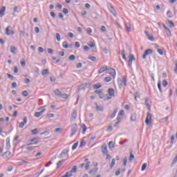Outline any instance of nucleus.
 Segmentation results:
<instances>
[{
    "label": "nucleus",
    "instance_id": "nucleus-7",
    "mask_svg": "<svg viewBox=\"0 0 177 177\" xmlns=\"http://www.w3.org/2000/svg\"><path fill=\"white\" fill-rule=\"evenodd\" d=\"M28 121V119L27 118V116H25L24 118V122H21L19 125V128H24V125H26V124H27V122Z\"/></svg>",
    "mask_w": 177,
    "mask_h": 177
},
{
    "label": "nucleus",
    "instance_id": "nucleus-15",
    "mask_svg": "<svg viewBox=\"0 0 177 177\" xmlns=\"http://www.w3.org/2000/svg\"><path fill=\"white\" fill-rule=\"evenodd\" d=\"M107 70V66H102L100 68L98 71V74H102V73H104Z\"/></svg>",
    "mask_w": 177,
    "mask_h": 177
},
{
    "label": "nucleus",
    "instance_id": "nucleus-26",
    "mask_svg": "<svg viewBox=\"0 0 177 177\" xmlns=\"http://www.w3.org/2000/svg\"><path fill=\"white\" fill-rule=\"evenodd\" d=\"M10 52L11 53H13V55H16V47H15L14 46H11Z\"/></svg>",
    "mask_w": 177,
    "mask_h": 177
},
{
    "label": "nucleus",
    "instance_id": "nucleus-57",
    "mask_svg": "<svg viewBox=\"0 0 177 177\" xmlns=\"http://www.w3.org/2000/svg\"><path fill=\"white\" fill-rule=\"evenodd\" d=\"M158 53H159V55H160V56H162V55H164V52L160 48H158Z\"/></svg>",
    "mask_w": 177,
    "mask_h": 177
},
{
    "label": "nucleus",
    "instance_id": "nucleus-1",
    "mask_svg": "<svg viewBox=\"0 0 177 177\" xmlns=\"http://www.w3.org/2000/svg\"><path fill=\"white\" fill-rule=\"evenodd\" d=\"M78 130V125H77V124H73L71 126V133L70 135L71 138H73V136L75 135V133H77V131Z\"/></svg>",
    "mask_w": 177,
    "mask_h": 177
},
{
    "label": "nucleus",
    "instance_id": "nucleus-24",
    "mask_svg": "<svg viewBox=\"0 0 177 177\" xmlns=\"http://www.w3.org/2000/svg\"><path fill=\"white\" fill-rule=\"evenodd\" d=\"M82 133L84 135V133L86 132V130L88 129V128L86 127V125H85V124H82Z\"/></svg>",
    "mask_w": 177,
    "mask_h": 177
},
{
    "label": "nucleus",
    "instance_id": "nucleus-14",
    "mask_svg": "<svg viewBox=\"0 0 177 177\" xmlns=\"http://www.w3.org/2000/svg\"><path fill=\"white\" fill-rule=\"evenodd\" d=\"M108 93L109 96H114L115 95V91H114V88H109Z\"/></svg>",
    "mask_w": 177,
    "mask_h": 177
},
{
    "label": "nucleus",
    "instance_id": "nucleus-60",
    "mask_svg": "<svg viewBox=\"0 0 177 177\" xmlns=\"http://www.w3.org/2000/svg\"><path fill=\"white\" fill-rule=\"evenodd\" d=\"M101 31H102V32H106V26H101Z\"/></svg>",
    "mask_w": 177,
    "mask_h": 177
},
{
    "label": "nucleus",
    "instance_id": "nucleus-46",
    "mask_svg": "<svg viewBox=\"0 0 177 177\" xmlns=\"http://www.w3.org/2000/svg\"><path fill=\"white\" fill-rule=\"evenodd\" d=\"M31 133H32V135H37V133H38V129L31 130Z\"/></svg>",
    "mask_w": 177,
    "mask_h": 177
},
{
    "label": "nucleus",
    "instance_id": "nucleus-13",
    "mask_svg": "<svg viewBox=\"0 0 177 177\" xmlns=\"http://www.w3.org/2000/svg\"><path fill=\"white\" fill-rule=\"evenodd\" d=\"M6 10V7L3 6L0 10V17H3V16H5Z\"/></svg>",
    "mask_w": 177,
    "mask_h": 177
},
{
    "label": "nucleus",
    "instance_id": "nucleus-48",
    "mask_svg": "<svg viewBox=\"0 0 177 177\" xmlns=\"http://www.w3.org/2000/svg\"><path fill=\"white\" fill-rule=\"evenodd\" d=\"M167 17H169L170 19H171V17H174V15H172V12H171V11H167Z\"/></svg>",
    "mask_w": 177,
    "mask_h": 177
},
{
    "label": "nucleus",
    "instance_id": "nucleus-29",
    "mask_svg": "<svg viewBox=\"0 0 177 177\" xmlns=\"http://www.w3.org/2000/svg\"><path fill=\"white\" fill-rule=\"evenodd\" d=\"M145 53L149 56V55H151L153 53V50L151 49H147L145 50Z\"/></svg>",
    "mask_w": 177,
    "mask_h": 177
},
{
    "label": "nucleus",
    "instance_id": "nucleus-23",
    "mask_svg": "<svg viewBox=\"0 0 177 177\" xmlns=\"http://www.w3.org/2000/svg\"><path fill=\"white\" fill-rule=\"evenodd\" d=\"M48 74H49V69H44L41 71V75H48Z\"/></svg>",
    "mask_w": 177,
    "mask_h": 177
},
{
    "label": "nucleus",
    "instance_id": "nucleus-12",
    "mask_svg": "<svg viewBox=\"0 0 177 177\" xmlns=\"http://www.w3.org/2000/svg\"><path fill=\"white\" fill-rule=\"evenodd\" d=\"M95 109L97 111H104V107H103L102 105H97L95 104Z\"/></svg>",
    "mask_w": 177,
    "mask_h": 177
},
{
    "label": "nucleus",
    "instance_id": "nucleus-40",
    "mask_svg": "<svg viewBox=\"0 0 177 177\" xmlns=\"http://www.w3.org/2000/svg\"><path fill=\"white\" fill-rule=\"evenodd\" d=\"M118 115H120L122 117H124V115H125V111H124V110H120V112L118 113Z\"/></svg>",
    "mask_w": 177,
    "mask_h": 177
},
{
    "label": "nucleus",
    "instance_id": "nucleus-53",
    "mask_svg": "<svg viewBox=\"0 0 177 177\" xmlns=\"http://www.w3.org/2000/svg\"><path fill=\"white\" fill-rule=\"evenodd\" d=\"M120 174H121V169H118L115 171V176H118L119 175H120Z\"/></svg>",
    "mask_w": 177,
    "mask_h": 177
},
{
    "label": "nucleus",
    "instance_id": "nucleus-5",
    "mask_svg": "<svg viewBox=\"0 0 177 177\" xmlns=\"http://www.w3.org/2000/svg\"><path fill=\"white\" fill-rule=\"evenodd\" d=\"M102 153L103 154H107L109 153V151H107V145L106 143H104L102 145Z\"/></svg>",
    "mask_w": 177,
    "mask_h": 177
},
{
    "label": "nucleus",
    "instance_id": "nucleus-27",
    "mask_svg": "<svg viewBox=\"0 0 177 177\" xmlns=\"http://www.w3.org/2000/svg\"><path fill=\"white\" fill-rule=\"evenodd\" d=\"M108 147L109 149H114V142L113 141H110L108 144Z\"/></svg>",
    "mask_w": 177,
    "mask_h": 177
},
{
    "label": "nucleus",
    "instance_id": "nucleus-49",
    "mask_svg": "<svg viewBox=\"0 0 177 177\" xmlns=\"http://www.w3.org/2000/svg\"><path fill=\"white\" fill-rule=\"evenodd\" d=\"M100 88H102V85H100V84H94L93 85V89H99Z\"/></svg>",
    "mask_w": 177,
    "mask_h": 177
},
{
    "label": "nucleus",
    "instance_id": "nucleus-55",
    "mask_svg": "<svg viewBox=\"0 0 177 177\" xmlns=\"http://www.w3.org/2000/svg\"><path fill=\"white\" fill-rule=\"evenodd\" d=\"M7 76H8V78H9V80H11V81H13V80H14V78H15V77H13V75H10V74L8 73V74H7Z\"/></svg>",
    "mask_w": 177,
    "mask_h": 177
},
{
    "label": "nucleus",
    "instance_id": "nucleus-50",
    "mask_svg": "<svg viewBox=\"0 0 177 177\" xmlns=\"http://www.w3.org/2000/svg\"><path fill=\"white\" fill-rule=\"evenodd\" d=\"M104 81L105 82H110V81H111V77H106L104 79Z\"/></svg>",
    "mask_w": 177,
    "mask_h": 177
},
{
    "label": "nucleus",
    "instance_id": "nucleus-41",
    "mask_svg": "<svg viewBox=\"0 0 177 177\" xmlns=\"http://www.w3.org/2000/svg\"><path fill=\"white\" fill-rule=\"evenodd\" d=\"M176 162H177V155L174 158L173 162H172V163L171 165V167H174V165L176 164Z\"/></svg>",
    "mask_w": 177,
    "mask_h": 177
},
{
    "label": "nucleus",
    "instance_id": "nucleus-10",
    "mask_svg": "<svg viewBox=\"0 0 177 177\" xmlns=\"http://www.w3.org/2000/svg\"><path fill=\"white\" fill-rule=\"evenodd\" d=\"M11 155H12V152L6 151L2 154V157H4V158H10Z\"/></svg>",
    "mask_w": 177,
    "mask_h": 177
},
{
    "label": "nucleus",
    "instance_id": "nucleus-56",
    "mask_svg": "<svg viewBox=\"0 0 177 177\" xmlns=\"http://www.w3.org/2000/svg\"><path fill=\"white\" fill-rule=\"evenodd\" d=\"M47 118H53V117H55V114L53 113H48L46 115Z\"/></svg>",
    "mask_w": 177,
    "mask_h": 177
},
{
    "label": "nucleus",
    "instance_id": "nucleus-45",
    "mask_svg": "<svg viewBox=\"0 0 177 177\" xmlns=\"http://www.w3.org/2000/svg\"><path fill=\"white\" fill-rule=\"evenodd\" d=\"M88 60H91V62H96V57L89 56L88 57Z\"/></svg>",
    "mask_w": 177,
    "mask_h": 177
},
{
    "label": "nucleus",
    "instance_id": "nucleus-18",
    "mask_svg": "<svg viewBox=\"0 0 177 177\" xmlns=\"http://www.w3.org/2000/svg\"><path fill=\"white\" fill-rule=\"evenodd\" d=\"M6 149H10V138H6Z\"/></svg>",
    "mask_w": 177,
    "mask_h": 177
},
{
    "label": "nucleus",
    "instance_id": "nucleus-47",
    "mask_svg": "<svg viewBox=\"0 0 177 177\" xmlns=\"http://www.w3.org/2000/svg\"><path fill=\"white\" fill-rule=\"evenodd\" d=\"M95 139H96V136H93L90 138V140L88 141V145H91L92 142H93V140H95Z\"/></svg>",
    "mask_w": 177,
    "mask_h": 177
},
{
    "label": "nucleus",
    "instance_id": "nucleus-54",
    "mask_svg": "<svg viewBox=\"0 0 177 177\" xmlns=\"http://www.w3.org/2000/svg\"><path fill=\"white\" fill-rule=\"evenodd\" d=\"M22 95L23 96H24L25 97H27L28 96V92L27 91H24L22 92Z\"/></svg>",
    "mask_w": 177,
    "mask_h": 177
},
{
    "label": "nucleus",
    "instance_id": "nucleus-2",
    "mask_svg": "<svg viewBox=\"0 0 177 177\" xmlns=\"http://www.w3.org/2000/svg\"><path fill=\"white\" fill-rule=\"evenodd\" d=\"M107 8H108L109 12H111V13H112L113 15V16H115V17L117 16V12L115 11V9H114V7L113 6V5H111V3H108Z\"/></svg>",
    "mask_w": 177,
    "mask_h": 177
},
{
    "label": "nucleus",
    "instance_id": "nucleus-32",
    "mask_svg": "<svg viewBox=\"0 0 177 177\" xmlns=\"http://www.w3.org/2000/svg\"><path fill=\"white\" fill-rule=\"evenodd\" d=\"M64 176L66 177H71L73 176V173L71 171H68Z\"/></svg>",
    "mask_w": 177,
    "mask_h": 177
},
{
    "label": "nucleus",
    "instance_id": "nucleus-30",
    "mask_svg": "<svg viewBox=\"0 0 177 177\" xmlns=\"http://www.w3.org/2000/svg\"><path fill=\"white\" fill-rule=\"evenodd\" d=\"M62 46H63V48H64V49H68V43H67L66 41H64L62 43Z\"/></svg>",
    "mask_w": 177,
    "mask_h": 177
},
{
    "label": "nucleus",
    "instance_id": "nucleus-37",
    "mask_svg": "<svg viewBox=\"0 0 177 177\" xmlns=\"http://www.w3.org/2000/svg\"><path fill=\"white\" fill-rule=\"evenodd\" d=\"M145 105L147 106V109H150V104H149V98H145Z\"/></svg>",
    "mask_w": 177,
    "mask_h": 177
},
{
    "label": "nucleus",
    "instance_id": "nucleus-16",
    "mask_svg": "<svg viewBox=\"0 0 177 177\" xmlns=\"http://www.w3.org/2000/svg\"><path fill=\"white\" fill-rule=\"evenodd\" d=\"M118 111V109H114L113 113L110 116L111 120H113V118H114V117H115V115H117Z\"/></svg>",
    "mask_w": 177,
    "mask_h": 177
},
{
    "label": "nucleus",
    "instance_id": "nucleus-63",
    "mask_svg": "<svg viewBox=\"0 0 177 177\" xmlns=\"http://www.w3.org/2000/svg\"><path fill=\"white\" fill-rule=\"evenodd\" d=\"M75 46L77 48H80V47H81V44H80L78 41H75Z\"/></svg>",
    "mask_w": 177,
    "mask_h": 177
},
{
    "label": "nucleus",
    "instance_id": "nucleus-36",
    "mask_svg": "<svg viewBox=\"0 0 177 177\" xmlns=\"http://www.w3.org/2000/svg\"><path fill=\"white\" fill-rule=\"evenodd\" d=\"M167 21L169 24H170L169 27H171V28H174V27H175V24H174L172 21L167 20Z\"/></svg>",
    "mask_w": 177,
    "mask_h": 177
},
{
    "label": "nucleus",
    "instance_id": "nucleus-33",
    "mask_svg": "<svg viewBox=\"0 0 177 177\" xmlns=\"http://www.w3.org/2000/svg\"><path fill=\"white\" fill-rule=\"evenodd\" d=\"M64 162V160H61L57 163V168L62 167V165Z\"/></svg>",
    "mask_w": 177,
    "mask_h": 177
},
{
    "label": "nucleus",
    "instance_id": "nucleus-58",
    "mask_svg": "<svg viewBox=\"0 0 177 177\" xmlns=\"http://www.w3.org/2000/svg\"><path fill=\"white\" fill-rule=\"evenodd\" d=\"M147 39L149 40V41H151L152 42H153V41H156V39H154V37L153 36H149L147 37Z\"/></svg>",
    "mask_w": 177,
    "mask_h": 177
},
{
    "label": "nucleus",
    "instance_id": "nucleus-8",
    "mask_svg": "<svg viewBox=\"0 0 177 177\" xmlns=\"http://www.w3.org/2000/svg\"><path fill=\"white\" fill-rule=\"evenodd\" d=\"M46 111V109H44L42 111H39V112H35V117H36V118H39V117L41 116V115L45 113Z\"/></svg>",
    "mask_w": 177,
    "mask_h": 177
},
{
    "label": "nucleus",
    "instance_id": "nucleus-19",
    "mask_svg": "<svg viewBox=\"0 0 177 177\" xmlns=\"http://www.w3.org/2000/svg\"><path fill=\"white\" fill-rule=\"evenodd\" d=\"M130 153V156H129V161L131 162V161L133 160V158H135V156L133 155V151H131L129 152Z\"/></svg>",
    "mask_w": 177,
    "mask_h": 177
},
{
    "label": "nucleus",
    "instance_id": "nucleus-38",
    "mask_svg": "<svg viewBox=\"0 0 177 177\" xmlns=\"http://www.w3.org/2000/svg\"><path fill=\"white\" fill-rule=\"evenodd\" d=\"M55 37H56V39H57V41H58V42H60V41H62L60 34L56 33Z\"/></svg>",
    "mask_w": 177,
    "mask_h": 177
},
{
    "label": "nucleus",
    "instance_id": "nucleus-62",
    "mask_svg": "<svg viewBox=\"0 0 177 177\" xmlns=\"http://www.w3.org/2000/svg\"><path fill=\"white\" fill-rule=\"evenodd\" d=\"M60 96H61V97H62V99H67V97H68V95L66 93L61 94Z\"/></svg>",
    "mask_w": 177,
    "mask_h": 177
},
{
    "label": "nucleus",
    "instance_id": "nucleus-17",
    "mask_svg": "<svg viewBox=\"0 0 177 177\" xmlns=\"http://www.w3.org/2000/svg\"><path fill=\"white\" fill-rule=\"evenodd\" d=\"M126 30L127 31H128L129 32H131V24L129 22L126 24Z\"/></svg>",
    "mask_w": 177,
    "mask_h": 177
},
{
    "label": "nucleus",
    "instance_id": "nucleus-52",
    "mask_svg": "<svg viewBox=\"0 0 177 177\" xmlns=\"http://www.w3.org/2000/svg\"><path fill=\"white\" fill-rule=\"evenodd\" d=\"M167 85H168V82H167V80H162V86H164L165 88L166 86H167Z\"/></svg>",
    "mask_w": 177,
    "mask_h": 177
},
{
    "label": "nucleus",
    "instance_id": "nucleus-39",
    "mask_svg": "<svg viewBox=\"0 0 177 177\" xmlns=\"http://www.w3.org/2000/svg\"><path fill=\"white\" fill-rule=\"evenodd\" d=\"M89 167H91V162H87L85 166V170L88 171L89 169Z\"/></svg>",
    "mask_w": 177,
    "mask_h": 177
},
{
    "label": "nucleus",
    "instance_id": "nucleus-3",
    "mask_svg": "<svg viewBox=\"0 0 177 177\" xmlns=\"http://www.w3.org/2000/svg\"><path fill=\"white\" fill-rule=\"evenodd\" d=\"M38 140H39V137L34 138L28 141L29 143L28 145V146L31 145H38Z\"/></svg>",
    "mask_w": 177,
    "mask_h": 177
},
{
    "label": "nucleus",
    "instance_id": "nucleus-44",
    "mask_svg": "<svg viewBox=\"0 0 177 177\" xmlns=\"http://www.w3.org/2000/svg\"><path fill=\"white\" fill-rule=\"evenodd\" d=\"M147 168V163H144L141 167V171H145Z\"/></svg>",
    "mask_w": 177,
    "mask_h": 177
},
{
    "label": "nucleus",
    "instance_id": "nucleus-61",
    "mask_svg": "<svg viewBox=\"0 0 177 177\" xmlns=\"http://www.w3.org/2000/svg\"><path fill=\"white\" fill-rule=\"evenodd\" d=\"M40 135H45V136H48V135H49V131H45L44 132L41 133Z\"/></svg>",
    "mask_w": 177,
    "mask_h": 177
},
{
    "label": "nucleus",
    "instance_id": "nucleus-11",
    "mask_svg": "<svg viewBox=\"0 0 177 177\" xmlns=\"http://www.w3.org/2000/svg\"><path fill=\"white\" fill-rule=\"evenodd\" d=\"M109 73L113 78H115V69L111 68L109 69Z\"/></svg>",
    "mask_w": 177,
    "mask_h": 177
},
{
    "label": "nucleus",
    "instance_id": "nucleus-35",
    "mask_svg": "<svg viewBox=\"0 0 177 177\" xmlns=\"http://www.w3.org/2000/svg\"><path fill=\"white\" fill-rule=\"evenodd\" d=\"M55 93L57 96H60L62 95V92L60 91V90H59V88L55 91Z\"/></svg>",
    "mask_w": 177,
    "mask_h": 177
},
{
    "label": "nucleus",
    "instance_id": "nucleus-64",
    "mask_svg": "<svg viewBox=\"0 0 177 177\" xmlns=\"http://www.w3.org/2000/svg\"><path fill=\"white\" fill-rule=\"evenodd\" d=\"M175 66H176V68L174 69V72L176 73V74H177V60L175 61Z\"/></svg>",
    "mask_w": 177,
    "mask_h": 177
},
{
    "label": "nucleus",
    "instance_id": "nucleus-9",
    "mask_svg": "<svg viewBox=\"0 0 177 177\" xmlns=\"http://www.w3.org/2000/svg\"><path fill=\"white\" fill-rule=\"evenodd\" d=\"M68 154V149H64L62 153H60L59 158H63L64 157H66Z\"/></svg>",
    "mask_w": 177,
    "mask_h": 177
},
{
    "label": "nucleus",
    "instance_id": "nucleus-6",
    "mask_svg": "<svg viewBox=\"0 0 177 177\" xmlns=\"http://www.w3.org/2000/svg\"><path fill=\"white\" fill-rule=\"evenodd\" d=\"M9 28H10V26H8L6 28V35H15V31L14 30H9Z\"/></svg>",
    "mask_w": 177,
    "mask_h": 177
},
{
    "label": "nucleus",
    "instance_id": "nucleus-31",
    "mask_svg": "<svg viewBox=\"0 0 177 177\" xmlns=\"http://www.w3.org/2000/svg\"><path fill=\"white\" fill-rule=\"evenodd\" d=\"M114 165H115V158L112 159L111 166H110V169H112V168L114 167Z\"/></svg>",
    "mask_w": 177,
    "mask_h": 177
},
{
    "label": "nucleus",
    "instance_id": "nucleus-25",
    "mask_svg": "<svg viewBox=\"0 0 177 177\" xmlns=\"http://www.w3.org/2000/svg\"><path fill=\"white\" fill-rule=\"evenodd\" d=\"M131 121L135 122L136 121V114L133 113L131 115Z\"/></svg>",
    "mask_w": 177,
    "mask_h": 177
},
{
    "label": "nucleus",
    "instance_id": "nucleus-22",
    "mask_svg": "<svg viewBox=\"0 0 177 177\" xmlns=\"http://www.w3.org/2000/svg\"><path fill=\"white\" fill-rule=\"evenodd\" d=\"M71 117L72 118H73L74 120H75V118H77V110L74 109L73 111V113L71 114Z\"/></svg>",
    "mask_w": 177,
    "mask_h": 177
},
{
    "label": "nucleus",
    "instance_id": "nucleus-21",
    "mask_svg": "<svg viewBox=\"0 0 177 177\" xmlns=\"http://www.w3.org/2000/svg\"><path fill=\"white\" fill-rule=\"evenodd\" d=\"M118 85L120 89H121V88H122V80L121 78L118 79Z\"/></svg>",
    "mask_w": 177,
    "mask_h": 177
},
{
    "label": "nucleus",
    "instance_id": "nucleus-4",
    "mask_svg": "<svg viewBox=\"0 0 177 177\" xmlns=\"http://www.w3.org/2000/svg\"><path fill=\"white\" fill-rule=\"evenodd\" d=\"M145 123L147 124V125H151V115L150 114V113H147V115L145 120Z\"/></svg>",
    "mask_w": 177,
    "mask_h": 177
},
{
    "label": "nucleus",
    "instance_id": "nucleus-43",
    "mask_svg": "<svg viewBox=\"0 0 177 177\" xmlns=\"http://www.w3.org/2000/svg\"><path fill=\"white\" fill-rule=\"evenodd\" d=\"M79 91H84L85 89V84H81L79 88H78Z\"/></svg>",
    "mask_w": 177,
    "mask_h": 177
},
{
    "label": "nucleus",
    "instance_id": "nucleus-34",
    "mask_svg": "<svg viewBox=\"0 0 177 177\" xmlns=\"http://www.w3.org/2000/svg\"><path fill=\"white\" fill-rule=\"evenodd\" d=\"M77 169H78V167H77V165H74L71 171H72V173L73 172L74 174H75V172H77Z\"/></svg>",
    "mask_w": 177,
    "mask_h": 177
},
{
    "label": "nucleus",
    "instance_id": "nucleus-20",
    "mask_svg": "<svg viewBox=\"0 0 177 177\" xmlns=\"http://www.w3.org/2000/svg\"><path fill=\"white\" fill-rule=\"evenodd\" d=\"M122 82L124 86H127V82H128V81L127 80V76L126 75H123L122 76Z\"/></svg>",
    "mask_w": 177,
    "mask_h": 177
},
{
    "label": "nucleus",
    "instance_id": "nucleus-51",
    "mask_svg": "<svg viewBox=\"0 0 177 177\" xmlns=\"http://www.w3.org/2000/svg\"><path fill=\"white\" fill-rule=\"evenodd\" d=\"M77 147H78V142H75L73 147H72V150H75V149H77Z\"/></svg>",
    "mask_w": 177,
    "mask_h": 177
},
{
    "label": "nucleus",
    "instance_id": "nucleus-42",
    "mask_svg": "<svg viewBox=\"0 0 177 177\" xmlns=\"http://www.w3.org/2000/svg\"><path fill=\"white\" fill-rule=\"evenodd\" d=\"M68 60H71V61H74L75 60V55H71L68 57Z\"/></svg>",
    "mask_w": 177,
    "mask_h": 177
},
{
    "label": "nucleus",
    "instance_id": "nucleus-59",
    "mask_svg": "<svg viewBox=\"0 0 177 177\" xmlns=\"http://www.w3.org/2000/svg\"><path fill=\"white\" fill-rule=\"evenodd\" d=\"M129 60H131L132 62H133V60H135V56L132 54H131L129 55Z\"/></svg>",
    "mask_w": 177,
    "mask_h": 177
},
{
    "label": "nucleus",
    "instance_id": "nucleus-28",
    "mask_svg": "<svg viewBox=\"0 0 177 177\" xmlns=\"http://www.w3.org/2000/svg\"><path fill=\"white\" fill-rule=\"evenodd\" d=\"M122 57L124 60H127V56H125V50H121Z\"/></svg>",
    "mask_w": 177,
    "mask_h": 177
}]
</instances>
